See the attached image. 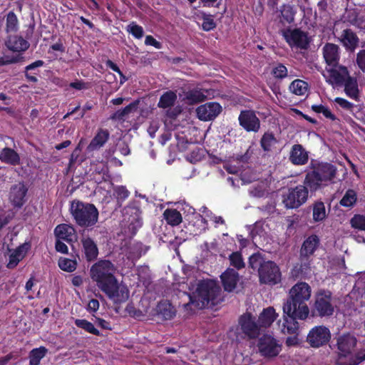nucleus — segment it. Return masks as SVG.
I'll use <instances>...</instances> for the list:
<instances>
[{"mask_svg": "<svg viewBox=\"0 0 365 365\" xmlns=\"http://www.w3.org/2000/svg\"><path fill=\"white\" fill-rule=\"evenodd\" d=\"M190 303L199 309L208 305H215L221 301V289L217 283L211 279L199 281L190 285Z\"/></svg>", "mask_w": 365, "mask_h": 365, "instance_id": "1", "label": "nucleus"}, {"mask_svg": "<svg viewBox=\"0 0 365 365\" xmlns=\"http://www.w3.org/2000/svg\"><path fill=\"white\" fill-rule=\"evenodd\" d=\"M356 343V337L349 334L338 338V365H358L365 360V349L355 354Z\"/></svg>", "mask_w": 365, "mask_h": 365, "instance_id": "2", "label": "nucleus"}, {"mask_svg": "<svg viewBox=\"0 0 365 365\" xmlns=\"http://www.w3.org/2000/svg\"><path fill=\"white\" fill-rule=\"evenodd\" d=\"M335 174L336 169L332 165L320 163L306 175L304 186L311 192H314L327 185L334 178Z\"/></svg>", "mask_w": 365, "mask_h": 365, "instance_id": "3", "label": "nucleus"}, {"mask_svg": "<svg viewBox=\"0 0 365 365\" xmlns=\"http://www.w3.org/2000/svg\"><path fill=\"white\" fill-rule=\"evenodd\" d=\"M70 212L79 226L91 227L98 221V211L92 204L73 200L71 204Z\"/></svg>", "mask_w": 365, "mask_h": 365, "instance_id": "4", "label": "nucleus"}, {"mask_svg": "<svg viewBox=\"0 0 365 365\" xmlns=\"http://www.w3.org/2000/svg\"><path fill=\"white\" fill-rule=\"evenodd\" d=\"M116 268L108 260H100L92 265L90 276L97 287L102 291L108 284L116 279L114 276Z\"/></svg>", "mask_w": 365, "mask_h": 365, "instance_id": "5", "label": "nucleus"}, {"mask_svg": "<svg viewBox=\"0 0 365 365\" xmlns=\"http://www.w3.org/2000/svg\"><path fill=\"white\" fill-rule=\"evenodd\" d=\"M336 307L331 292L320 289L315 293L312 307L314 314L320 317H329L334 314Z\"/></svg>", "mask_w": 365, "mask_h": 365, "instance_id": "6", "label": "nucleus"}, {"mask_svg": "<svg viewBox=\"0 0 365 365\" xmlns=\"http://www.w3.org/2000/svg\"><path fill=\"white\" fill-rule=\"evenodd\" d=\"M281 34L292 48L307 49L309 47L310 38L306 31L300 29H284Z\"/></svg>", "mask_w": 365, "mask_h": 365, "instance_id": "7", "label": "nucleus"}, {"mask_svg": "<svg viewBox=\"0 0 365 365\" xmlns=\"http://www.w3.org/2000/svg\"><path fill=\"white\" fill-rule=\"evenodd\" d=\"M308 198V190L303 185L289 189L282 196V202L289 209L297 208L304 204Z\"/></svg>", "mask_w": 365, "mask_h": 365, "instance_id": "8", "label": "nucleus"}, {"mask_svg": "<svg viewBox=\"0 0 365 365\" xmlns=\"http://www.w3.org/2000/svg\"><path fill=\"white\" fill-rule=\"evenodd\" d=\"M283 314L289 318L306 320L309 314V308L307 303L287 299L283 304Z\"/></svg>", "mask_w": 365, "mask_h": 365, "instance_id": "9", "label": "nucleus"}, {"mask_svg": "<svg viewBox=\"0 0 365 365\" xmlns=\"http://www.w3.org/2000/svg\"><path fill=\"white\" fill-rule=\"evenodd\" d=\"M322 75L326 81L333 86H341L349 76L347 68L339 64L327 66Z\"/></svg>", "mask_w": 365, "mask_h": 365, "instance_id": "10", "label": "nucleus"}, {"mask_svg": "<svg viewBox=\"0 0 365 365\" xmlns=\"http://www.w3.org/2000/svg\"><path fill=\"white\" fill-rule=\"evenodd\" d=\"M102 292L114 303H122L128 300L129 290L126 285L116 279L104 288Z\"/></svg>", "mask_w": 365, "mask_h": 365, "instance_id": "11", "label": "nucleus"}, {"mask_svg": "<svg viewBox=\"0 0 365 365\" xmlns=\"http://www.w3.org/2000/svg\"><path fill=\"white\" fill-rule=\"evenodd\" d=\"M259 277L262 283L275 284L280 281L281 274L275 263L267 261L259 267Z\"/></svg>", "mask_w": 365, "mask_h": 365, "instance_id": "12", "label": "nucleus"}, {"mask_svg": "<svg viewBox=\"0 0 365 365\" xmlns=\"http://www.w3.org/2000/svg\"><path fill=\"white\" fill-rule=\"evenodd\" d=\"M208 96V90L198 87L184 88H182V91L179 93L180 100L188 105H193L202 102L207 99Z\"/></svg>", "mask_w": 365, "mask_h": 365, "instance_id": "13", "label": "nucleus"}, {"mask_svg": "<svg viewBox=\"0 0 365 365\" xmlns=\"http://www.w3.org/2000/svg\"><path fill=\"white\" fill-rule=\"evenodd\" d=\"M331 339L329 329L324 326H316L307 335V342L311 346L318 348L327 344Z\"/></svg>", "mask_w": 365, "mask_h": 365, "instance_id": "14", "label": "nucleus"}, {"mask_svg": "<svg viewBox=\"0 0 365 365\" xmlns=\"http://www.w3.org/2000/svg\"><path fill=\"white\" fill-rule=\"evenodd\" d=\"M259 351L265 357H274L281 351V345L271 335L262 336L258 343Z\"/></svg>", "mask_w": 365, "mask_h": 365, "instance_id": "15", "label": "nucleus"}, {"mask_svg": "<svg viewBox=\"0 0 365 365\" xmlns=\"http://www.w3.org/2000/svg\"><path fill=\"white\" fill-rule=\"evenodd\" d=\"M311 296V287L307 283L301 282L295 284L289 289L288 299L306 303L310 299Z\"/></svg>", "mask_w": 365, "mask_h": 365, "instance_id": "16", "label": "nucleus"}, {"mask_svg": "<svg viewBox=\"0 0 365 365\" xmlns=\"http://www.w3.org/2000/svg\"><path fill=\"white\" fill-rule=\"evenodd\" d=\"M239 325L242 331L249 338H256L259 334V323L255 322V317L250 313H246L240 317Z\"/></svg>", "mask_w": 365, "mask_h": 365, "instance_id": "17", "label": "nucleus"}, {"mask_svg": "<svg viewBox=\"0 0 365 365\" xmlns=\"http://www.w3.org/2000/svg\"><path fill=\"white\" fill-rule=\"evenodd\" d=\"M221 112L222 106L216 102L206 103L196 109L197 118L203 121L215 119Z\"/></svg>", "mask_w": 365, "mask_h": 365, "instance_id": "18", "label": "nucleus"}, {"mask_svg": "<svg viewBox=\"0 0 365 365\" xmlns=\"http://www.w3.org/2000/svg\"><path fill=\"white\" fill-rule=\"evenodd\" d=\"M238 119L240 125L247 131L257 132L259 130L260 121L254 111H242Z\"/></svg>", "mask_w": 365, "mask_h": 365, "instance_id": "19", "label": "nucleus"}, {"mask_svg": "<svg viewBox=\"0 0 365 365\" xmlns=\"http://www.w3.org/2000/svg\"><path fill=\"white\" fill-rule=\"evenodd\" d=\"M27 187L23 182H18L11 186L9 192V200L15 207H21L26 202Z\"/></svg>", "mask_w": 365, "mask_h": 365, "instance_id": "20", "label": "nucleus"}, {"mask_svg": "<svg viewBox=\"0 0 365 365\" xmlns=\"http://www.w3.org/2000/svg\"><path fill=\"white\" fill-rule=\"evenodd\" d=\"M82 250L88 261L96 259L98 255V249L96 242L89 237L83 235L81 238Z\"/></svg>", "mask_w": 365, "mask_h": 365, "instance_id": "21", "label": "nucleus"}, {"mask_svg": "<svg viewBox=\"0 0 365 365\" xmlns=\"http://www.w3.org/2000/svg\"><path fill=\"white\" fill-rule=\"evenodd\" d=\"M225 291L231 292L239 281V274L233 269L228 268L220 276Z\"/></svg>", "mask_w": 365, "mask_h": 365, "instance_id": "22", "label": "nucleus"}, {"mask_svg": "<svg viewBox=\"0 0 365 365\" xmlns=\"http://www.w3.org/2000/svg\"><path fill=\"white\" fill-rule=\"evenodd\" d=\"M323 56L327 64L331 66L338 64L339 60V47L334 43H327L323 47Z\"/></svg>", "mask_w": 365, "mask_h": 365, "instance_id": "23", "label": "nucleus"}, {"mask_svg": "<svg viewBox=\"0 0 365 365\" xmlns=\"http://www.w3.org/2000/svg\"><path fill=\"white\" fill-rule=\"evenodd\" d=\"M289 160L294 165H304L308 161V153L301 145H294L290 152Z\"/></svg>", "mask_w": 365, "mask_h": 365, "instance_id": "24", "label": "nucleus"}, {"mask_svg": "<svg viewBox=\"0 0 365 365\" xmlns=\"http://www.w3.org/2000/svg\"><path fill=\"white\" fill-rule=\"evenodd\" d=\"M56 237L59 240L72 242L76 238V230L73 226L67 224L58 225L55 229Z\"/></svg>", "mask_w": 365, "mask_h": 365, "instance_id": "25", "label": "nucleus"}, {"mask_svg": "<svg viewBox=\"0 0 365 365\" xmlns=\"http://www.w3.org/2000/svg\"><path fill=\"white\" fill-rule=\"evenodd\" d=\"M29 247L30 246L28 243H24L14 250L9 256V261L7 267L9 268H14L26 256Z\"/></svg>", "mask_w": 365, "mask_h": 365, "instance_id": "26", "label": "nucleus"}, {"mask_svg": "<svg viewBox=\"0 0 365 365\" xmlns=\"http://www.w3.org/2000/svg\"><path fill=\"white\" fill-rule=\"evenodd\" d=\"M0 160L10 165H17L20 164L21 158L15 150L4 148L0 150Z\"/></svg>", "mask_w": 365, "mask_h": 365, "instance_id": "27", "label": "nucleus"}, {"mask_svg": "<svg viewBox=\"0 0 365 365\" xmlns=\"http://www.w3.org/2000/svg\"><path fill=\"white\" fill-rule=\"evenodd\" d=\"M278 314L276 313L273 307H267L264 309L260 313L258 319L259 325L261 327H269L277 319Z\"/></svg>", "mask_w": 365, "mask_h": 365, "instance_id": "28", "label": "nucleus"}, {"mask_svg": "<svg viewBox=\"0 0 365 365\" xmlns=\"http://www.w3.org/2000/svg\"><path fill=\"white\" fill-rule=\"evenodd\" d=\"M319 239L316 235L309 236L303 243L301 250V257H308L314 254L319 245Z\"/></svg>", "mask_w": 365, "mask_h": 365, "instance_id": "29", "label": "nucleus"}, {"mask_svg": "<svg viewBox=\"0 0 365 365\" xmlns=\"http://www.w3.org/2000/svg\"><path fill=\"white\" fill-rule=\"evenodd\" d=\"M8 48L13 51H23L28 48L29 43L21 36H10L6 42Z\"/></svg>", "mask_w": 365, "mask_h": 365, "instance_id": "30", "label": "nucleus"}, {"mask_svg": "<svg viewBox=\"0 0 365 365\" xmlns=\"http://www.w3.org/2000/svg\"><path fill=\"white\" fill-rule=\"evenodd\" d=\"M109 133L106 130H100L87 147L88 151H93L102 147L108 140Z\"/></svg>", "mask_w": 365, "mask_h": 365, "instance_id": "31", "label": "nucleus"}, {"mask_svg": "<svg viewBox=\"0 0 365 365\" xmlns=\"http://www.w3.org/2000/svg\"><path fill=\"white\" fill-rule=\"evenodd\" d=\"M344 86V91L347 96L349 98L358 100L359 98V88H358V83L355 78L349 76L344 83L342 84Z\"/></svg>", "mask_w": 365, "mask_h": 365, "instance_id": "32", "label": "nucleus"}, {"mask_svg": "<svg viewBox=\"0 0 365 365\" xmlns=\"http://www.w3.org/2000/svg\"><path fill=\"white\" fill-rule=\"evenodd\" d=\"M284 322L282 325H279L282 333L287 334H294L299 329V324L297 319L289 318V317L283 314Z\"/></svg>", "mask_w": 365, "mask_h": 365, "instance_id": "33", "label": "nucleus"}, {"mask_svg": "<svg viewBox=\"0 0 365 365\" xmlns=\"http://www.w3.org/2000/svg\"><path fill=\"white\" fill-rule=\"evenodd\" d=\"M279 21L282 24H291L294 21L296 9L290 5H283L280 10Z\"/></svg>", "mask_w": 365, "mask_h": 365, "instance_id": "34", "label": "nucleus"}, {"mask_svg": "<svg viewBox=\"0 0 365 365\" xmlns=\"http://www.w3.org/2000/svg\"><path fill=\"white\" fill-rule=\"evenodd\" d=\"M341 41L346 48L354 50L358 44L359 39L354 32L347 29L344 31Z\"/></svg>", "mask_w": 365, "mask_h": 365, "instance_id": "35", "label": "nucleus"}, {"mask_svg": "<svg viewBox=\"0 0 365 365\" xmlns=\"http://www.w3.org/2000/svg\"><path fill=\"white\" fill-rule=\"evenodd\" d=\"M47 353L48 349L44 346L33 349L29 355V365H39L41 360Z\"/></svg>", "mask_w": 365, "mask_h": 365, "instance_id": "36", "label": "nucleus"}, {"mask_svg": "<svg viewBox=\"0 0 365 365\" xmlns=\"http://www.w3.org/2000/svg\"><path fill=\"white\" fill-rule=\"evenodd\" d=\"M200 211L205 214V216L199 215V218L201 222L203 223L202 229L205 230L207 225V220L213 221L216 225L217 224H224V220L220 216H215L211 212H210L207 207H202L200 209Z\"/></svg>", "mask_w": 365, "mask_h": 365, "instance_id": "37", "label": "nucleus"}, {"mask_svg": "<svg viewBox=\"0 0 365 365\" xmlns=\"http://www.w3.org/2000/svg\"><path fill=\"white\" fill-rule=\"evenodd\" d=\"M165 220L168 224L175 226L182 222V216L180 212L175 209H167L163 213Z\"/></svg>", "mask_w": 365, "mask_h": 365, "instance_id": "38", "label": "nucleus"}, {"mask_svg": "<svg viewBox=\"0 0 365 365\" xmlns=\"http://www.w3.org/2000/svg\"><path fill=\"white\" fill-rule=\"evenodd\" d=\"M177 99V95L175 92L169 91L163 93L158 102V107L167 108L173 106Z\"/></svg>", "mask_w": 365, "mask_h": 365, "instance_id": "39", "label": "nucleus"}, {"mask_svg": "<svg viewBox=\"0 0 365 365\" xmlns=\"http://www.w3.org/2000/svg\"><path fill=\"white\" fill-rule=\"evenodd\" d=\"M334 102L342 108L350 111L357 119L363 120V117L361 116L360 112H355V110L358 109L356 106L354 105L344 98L339 97L334 99Z\"/></svg>", "mask_w": 365, "mask_h": 365, "instance_id": "40", "label": "nucleus"}, {"mask_svg": "<svg viewBox=\"0 0 365 365\" xmlns=\"http://www.w3.org/2000/svg\"><path fill=\"white\" fill-rule=\"evenodd\" d=\"M308 90V84L299 79L294 80L289 86V91L297 96H304Z\"/></svg>", "mask_w": 365, "mask_h": 365, "instance_id": "41", "label": "nucleus"}, {"mask_svg": "<svg viewBox=\"0 0 365 365\" xmlns=\"http://www.w3.org/2000/svg\"><path fill=\"white\" fill-rule=\"evenodd\" d=\"M250 193L251 195L257 197H264L268 194V185L267 182L262 181L258 182L250 188Z\"/></svg>", "mask_w": 365, "mask_h": 365, "instance_id": "42", "label": "nucleus"}, {"mask_svg": "<svg viewBox=\"0 0 365 365\" xmlns=\"http://www.w3.org/2000/svg\"><path fill=\"white\" fill-rule=\"evenodd\" d=\"M356 200V192L354 190H348L340 200V205L346 207H351L355 205Z\"/></svg>", "mask_w": 365, "mask_h": 365, "instance_id": "43", "label": "nucleus"}, {"mask_svg": "<svg viewBox=\"0 0 365 365\" xmlns=\"http://www.w3.org/2000/svg\"><path fill=\"white\" fill-rule=\"evenodd\" d=\"M325 205L322 202H317L313 207V220L315 222L322 221L326 217Z\"/></svg>", "mask_w": 365, "mask_h": 365, "instance_id": "44", "label": "nucleus"}, {"mask_svg": "<svg viewBox=\"0 0 365 365\" xmlns=\"http://www.w3.org/2000/svg\"><path fill=\"white\" fill-rule=\"evenodd\" d=\"M75 324L85 331H88V333L93 334L94 335L98 336L100 334L99 331L95 328L94 325L90 322H88L86 319H76L75 320Z\"/></svg>", "mask_w": 365, "mask_h": 365, "instance_id": "45", "label": "nucleus"}, {"mask_svg": "<svg viewBox=\"0 0 365 365\" xmlns=\"http://www.w3.org/2000/svg\"><path fill=\"white\" fill-rule=\"evenodd\" d=\"M77 262L76 260L61 257L58 260L59 267L66 272H72L76 269Z\"/></svg>", "mask_w": 365, "mask_h": 365, "instance_id": "46", "label": "nucleus"}, {"mask_svg": "<svg viewBox=\"0 0 365 365\" xmlns=\"http://www.w3.org/2000/svg\"><path fill=\"white\" fill-rule=\"evenodd\" d=\"M126 31L138 39L141 38L144 35L143 27L138 25L135 22L129 24L126 27Z\"/></svg>", "mask_w": 365, "mask_h": 365, "instance_id": "47", "label": "nucleus"}, {"mask_svg": "<svg viewBox=\"0 0 365 365\" xmlns=\"http://www.w3.org/2000/svg\"><path fill=\"white\" fill-rule=\"evenodd\" d=\"M276 143L274 135L271 133H265L261 139V145L264 150H269Z\"/></svg>", "mask_w": 365, "mask_h": 365, "instance_id": "48", "label": "nucleus"}, {"mask_svg": "<svg viewBox=\"0 0 365 365\" xmlns=\"http://www.w3.org/2000/svg\"><path fill=\"white\" fill-rule=\"evenodd\" d=\"M353 228L359 230H365V215H355L350 220Z\"/></svg>", "mask_w": 365, "mask_h": 365, "instance_id": "49", "label": "nucleus"}, {"mask_svg": "<svg viewBox=\"0 0 365 365\" xmlns=\"http://www.w3.org/2000/svg\"><path fill=\"white\" fill-rule=\"evenodd\" d=\"M18 27V19L16 15L11 11L8 14L6 17V31H15Z\"/></svg>", "mask_w": 365, "mask_h": 365, "instance_id": "50", "label": "nucleus"}, {"mask_svg": "<svg viewBox=\"0 0 365 365\" xmlns=\"http://www.w3.org/2000/svg\"><path fill=\"white\" fill-rule=\"evenodd\" d=\"M312 110L317 113H322L325 118L331 120L336 119V116L331 112V110L323 105H314Z\"/></svg>", "mask_w": 365, "mask_h": 365, "instance_id": "51", "label": "nucleus"}, {"mask_svg": "<svg viewBox=\"0 0 365 365\" xmlns=\"http://www.w3.org/2000/svg\"><path fill=\"white\" fill-rule=\"evenodd\" d=\"M230 264L237 269H241L245 267V262L243 261L241 254L238 252H233L230 255Z\"/></svg>", "mask_w": 365, "mask_h": 365, "instance_id": "52", "label": "nucleus"}, {"mask_svg": "<svg viewBox=\"0 0 365 365\" xmlns=\"http://www.w3.org/2000/svg\"><path fill=\"white\" fill-rule=\"evenodd\" d=\"M129 191L124 186H116L114 187V195L118 201H123L129 196Z\"/></svg>", "mask_w": 365, "mask_h": 365, "instance_id": "53", "label": "nucleus"}, {"mask_svg": "<svg viewBox=\"0 0 365 365\" xmlns=\"http://www.w3.org/2000/svg\"><path fill=\"white\" fill-rule=\"evenodd\" d=\"M22 57L19 54L15 56L6 55L2 57H0V66L15 63L20 61Z\"/></svg>", "mask_w": 365, "mask_h": 365, "instance_id": "54", "label": "nucleus"}, {"mask_svg": "<svg viewBox=\"0 0 365 365\" xmlns=\"http://www.w3.org/2000/svg\"><path fill=\"white\" fill-rule=\"evenodd\" d=\"M135 107L133 104H130L128 106L125 107L123 110H119L116 111L113 115L112 118L115 120H122L124 118L125 115L129 114L132 109Z\"/></svg>", "mask_w": 365, "mask_h": 365, "instance_id": "55", "label": "nucleus"}, {"mask_svg": "<svg viewBox=\"0 0 365 365\" xmlns=\"http://www.w3.org/2000/svg\"><path fill=\"white\" fill-rule=\"evenodd\" d=\"M202 26V29L207 31H210L215 27V23L211 16L205 14L203 16Z\"/></svg>", "mask_w": 365, "mask_h": 365, "instance_id": "56", "label": "nucleus"}, {"mask_svg": "<svg viewBox=\"0 0 365 365\" xmlns=\"http://www.w3.org/2000/svg\"><path fill=\"white\" fill-rule=\"evenodd\" d=\"M273 74L277 78H284L287 76V69L282 64H278L273 69Z\"/></svg>", "mask_w": 365, "mask_h": 365, "instance_id": "57", "label": "nucleus"}, {"mask_svg": "<svg viewBox=\"0 0 365 365\" xmlns=\"http://www.w3.org/2000/svg\"><path fill=\"white\" fill-rule=\"evenodd\" d=\"M262 259L259 255H252L250 257V265L252 268L255 269L258 265L261 267V264H263L262 262Z\"/></svg>", "mask_w": 365, "mask_h": 365, "instance_id": "58", "label": "nucleus"}, {"mask_svg": "<svg viewBox=\"0 0 365 365\" xmlns=\"http://www.w3.org/2000/svg\"><path fill=\"white\" fill-rule=\"evenodd\" d=\"M356 63L359 67L364 72L365 71V50L361 51L358 53L356 57Z\"/></svg>", "mask_w": 365, "mask_h": 365, "instance_id": "59", "label": "nucleus"}, {"mask_svg": "<svg viewBox=\"0 0 365 365\" xmlns=\"http://www.w3.org/2000/svg\"><path fill=\"white\" fill-rule=\"evenodd\" d=\"M145 43L148 46H153L156 48H161V43L156 41L152 36H147L145 37Z\"/></svg>", "mask_w": 365, "mask_h": 365, "instance_id": "60", "label": "nucleus"}, {"mask_svg": "<svg viewBox=\"0 0 365 365\" xmlns=\"http://www.w3.org/2000/svg\"><path fill=\"white\" fill-rule=\"evenodd\" d=\"M70 87L81 91L88 88V84L82 81H76L70 83Z\"/></svg>", "mask_w": 365, "mask_h": 365, "instance_id": "61", "label": "nucleus"}, {"mask_svg": "<svg viewBox=\"0 0 365 365\" xmlns=\"http://www.w3.org/2000/svg\"><path fill=\"white\" fill-rule=\"evenodd\" d=\"M167 307L168 308H166L164 312H160L165 319H171L175 316V310L170 304H168ZM160 310L161 309H160Z\"/></svg>", "mask_w": 365, "mask_h": 365, "instance_id": "62", "label": "nucleus"}, {"mask_svg": "<svg viewBox=\"0 0 365 365\" xmlns=\"http://www.w3.org/2000/svg\"><path fill=\"white\" fill-rule=\"evenodd\" d=\"M56 249L58 252L61 253L68 252V247L66 244L62 242L59 239L56 242Z\"/></svg>", "mask_w": 365, "mask_h": 365, "instance_id": "63", "label": "nucleus"}, {"mask_svg": "<svg viewBox=\"0 0 365 365\" xmlns=\"http://www.w3.org/2000/svg\"><path fill=\"white\" fill-rule=\"evenodd\" d=\"M17 357L18 356L15 355L14 353H9L6 356L0 358V365H6L10 360L16 359Z\"/></svg>", "mask_w": 365, "mask_h": 365, "instance_id": "64", "label": "nucleus"}]
</instances>
